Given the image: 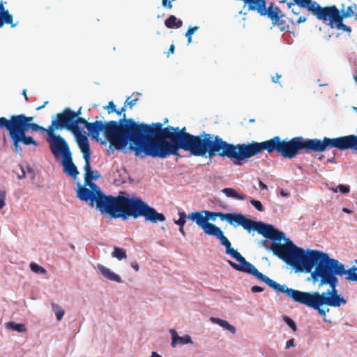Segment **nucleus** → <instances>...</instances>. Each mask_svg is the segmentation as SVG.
Instances as JSON below:
<instances>
[{"mask_svg": "<svg viewBox=\"0 0 357 357\" xmlns=\"http://www.w3.org/2000/svg\"><path fill=\"white\" fill-rule=\"evenodd\" d=\"M265 243H266V241H261V244H263V245H264V244H265Z\"/></svg>", "mask_w": 357, "mask_h": 357, "instance_id": "obj_55", "label": "nucleus"}, {"mask_svg": "<svg viewBox=\"0 0 357 357\" xmlns=\"http://www.w3.org/2000/svg\"><path fill=\"white\" fill-rule=\"evenodd\" d=\"M259 185L261 190H267L268 189L267 185L265 183H264L261 180L259 181Z\"/></svg>", "mask_w": 357, "mask_h": 357, "instance_id": "obj_42", "label": "nucleus"}, {"mask_svg": "<svg viewBox=\"0 0 357 357\" xmlns=\"http://www.w3.org/2000/svg\"><path fill=\"white\" fill-rule=\"evenodd\" d=\"M174 49H175L174 45L172 44L169 48L168 52H167V56H169L170 54H173L174 52Z\"/></svg>", "mask_w": 357, "mask_h": 357, "instance_id": "obj_40", "label": "nucleus"}, {"mask_svg": "<svg viewBox=\"0 0 357 357\" xmlns=\"http://www.w3.org/2000/svg\"><path fill=\"white\" fill-rule=\"evenodd\" d=\"M112 256L116 258L118 260H122L123 259H126L127 257L126 250L119 247H114V251L112 253Z\"/></svg>", "mask_w": 357, "mask_h": 357, "instance_id": "obj_23", "label": "nucleus"}, {"mask_svg": "<svg viewBox=\"0 0 357 357\" xmlns=\"http://www.w3.org/2000/svg\"><path fill=\"white\" fill-rule=\"evenodd\" d=\"M188 218L200 227L206 234L215 237L220 241L221 245L228 239L219 227L206 221V214H204V211L189 213Z\"/></svg>", "mask_w": 357, "mask_h": 357, "instance_id": "obj_11", "label": "nucleus"}, {"mask_svg": "<svg viewBox=\"0 0 357 357\" xmlns=\"http://www.w3.org/2000/svg\"><path fill=\"white\" fill-rule=\"evenodd\" d=\"M250 203L257 211H264V208L260 201L252 199Z\"/></svg>", "mask_w": 357, "mask_h": 357, "instance_id": "obj_32", "label": "nucleus"}, {"mask_svg": "<svg viewBox=\"0 0 357 357\" xmlns=\"http://www.w3.org/2000/svg\"><path fill=\"white\" fill-rule=\"evenodd\" d=\"M273 3H271L269 7L266 9V15L271 19L273 25L282 26L285 23V21L282 19L284 15L278 6L273 7Z\"/></svg>", "mask_w": 357, "mask_h": 357, "instance_id": "obj_14", "label": "nucleus"}, {"mask_svg": "<svg viewBox=\"0 0 357 357\" xmlns=\"http://www.w3.org/2000/svg\"><path fill=\"white\" fill-rule=\"evenodd\" d=\"M183 227L184 226H179V231L181 233V234L185 236V232L184 231V229H183Z\"/></svg>", "mask_w": 357, "mask_h": 357, "instance_id": "obj_46", "label": "nucleus"}, {"mask_svg": "<svg viewBox=\"0 0 357 357\" xmlns=\"http://www.w3.org/2000/svg\"><path fill=\"white\" fill-rule=\"evenodd\" d=\"M178 215V220H174V223L178 226H184L186 222V218H188V215H186L184 211H179Z\"/></svg>", "mask_w": 357, "mask_h": 357, "instance_id": "obj_27", "label": "nucleus"}, {"mask_svg": "<svg viewBox=\"0 0 357 357\" xmlns=\"http://www.w3.org/2000/svg\"><path fill=\"white\" fill-rule=\"evenodd\" d=\"M165 24L167 28L174 27L179 28L182 26L183 22L180 20H177L174 15H170L165 22Z\"/></svg>", "mask_w": 357, "mask_h": 357, "instance_id": "obj_21", "label": "nucleus"}, {"mask_svg": "<svg viewBox=\"0 0 357 357\" xmlns=\"http://www.w3.org/2000/svg\"><path fill=\"white\" fill-rule=\"evenodd\" d=\"M251 291L253 293L262 292L264 291V288H262L259 286H252L251 287Z\"/></svg>", "mask_w": 357, "mask_h": 357, "instance_id": "obj_36", "label": "nucleus"}, {"mask_svg": "<svg viewBox=\"0 0 357 357\" xmlns=\"http://www.w3.org/2000/svg\"><path fill=\"white\" fill-rule=\"evenodd\" d=\"M6 193L4 190L0 191V209L3 208L6 205Z\"/></svg>", "mask_w": 357, "mask_h": 357, "instance_id": "obj_34", "label": "nucleus"}, {"mask_svg": "<svg viewBox=\"0 0 357 357\" xmlns=\"http://www.w3.org/2000/svg\"><path fill=\"white\" fill-rule=\"evenodd\" d=\"M2 138H3V146H5L6 144V142H7V137H6L5 134L3 135Z\"/></svg>", "mask_w": 357, "mask_h": 357, "instance_id": "obj_47", "label": "nucleus"}, {"mask_svg": "<svg viewBox=\"0 0 357 357\" xmlns=\"http://www.w3.org/2000/svg\"><path fill=\"white\" fill-rule=\"evenodd\" d=\"M198 29V26L189 27L187 32L185 33V36L188 38V43H190L192 41V35Z\"/></svg>", "mask_w": 357, "mask_h": 357, "instance_id": "obj_31", "label": "nucleus"}, {"mask_svg": "<svg viewBox=\"0 0 357 357\" xmlns=\"http://www.w3.org/2000/svg\"><path fill=\"white\" fill-rule=\"evenodd\" d=\"M130 266L136 271H138L139 269V264H138V263L136 261H132Z\"/></svg>", "mask_w": 357, "mask_h": 357, "instance_id": "obj_37", "label": "nucleus"}, {"mask_svg": "<svg viewBox=\"0 0 357 357\" xmlns=\"http://www.w3.org/2000/svg\"><path fill=\"white\" fill-rule=\"evenodd\" d=\"M291 10L292 12L295 14V15H298L299 13L298 11H297L296 10L294 9V6H292L291 8Z\"/></svg>", "mask_w": 357, "mask_h": 357, "instance_id": "obj_49", "label": "nucleus"}, {"mask_svg": "<svg viewBox=\"0 0 357 357\" xmlns=\"http://www.w3.org/2000/svg\"><path fill=\"white\" fill-rule=\"evenodd\" d=\"M126 105L116 110V114L121 118L115 122H121V131L114 135L117 144H110L116 150L121 151L128 144L129 149L133 151L137 157L165 158L170 155H178V151L183 149L189 151L195 156H200L203 144L204 132L199 135H193L186 132L184 127L179 129L167 126L162 128L161 123L152 125L138 123L134 119L126 118Z\"/></svg>", "mask_w": 357, "mask_h": 357, "instance_id": "obj_2", "label": "nucleus"}, {"mask_svg": "<svg viewBox=\"0 0 357 357\" xmlns=\"http://www.w3.org/2000/svg\"><path fill=\"white\" fill-rule=\"evenodd\" d=\"M342 211H343L344 213H348V214H351V213H352V211H351V210H350V209H349V208H342Z\"/></svg>", "mask_w": 357, "mask_h": 357, "instance_id": "obj_45", "label": "nucleus"}, {"mask_svg": "<svg viewBox=\"0 0 357 357\" xmlns=\"http://www.w3.org/2000/svg\"><path fill=\"white\" fill-rule=\"evenodd\" d=\"M63 128L71 131L75 135L77 139L78 137L82 135L80 128L77 126L73 117V110L70 108H65L62 112L58 113L56 115V119L52 120L51 125L47 128V133L50 138L48 141L50 146H55V144L59 139L66 142L61 136L56 135L54 133L55 130H61Z\"/></svg>", "mask_w": 357, "mask_h": 357, "instance_id": "obj_7", "label": "nucleus"}, {"mask_svg": "<svg viewBox=\"0 0 357 357\" xmlns=\"http://www.w3.org/2000/svg\"><path fill=\"white\" fill-rule=\"evenodd\" d=\"M93 190L85 186H79L77 197L85 202H89L91 207L96 208L102 214H107L112 218H122L123 220L132 217L137 219L144 217L146 221L153 224L164 222L166 218L154 208L138 197H126L121 195H106L97 184H92Z\"/></svg>", "mask_w": 357, "mask_h": 357, "instance_id": "obj_3", "label": "nucleus"}, {"mask_svg": "<svg viewBox=\"0 0 357 357\" xmlns=\"http://www.w3.org/2000/svg\"><path fill=\"white\" fill-rule=\"evenodd\" d=\"M29 267L31 271L37 274L45 275L47 273L45 268L35 262H31Z\"/></svg>", "mask_w": 357, "mask_h": 357, "instance_id": "obj_24", "label": "nucleus"}, {"mask_svg": "<svg viewBox=\"0 0 357 357\" xmlns=\"http://www.w3.org/2000/svg\"><path fill=\"white\" fill-rule=\"evenodd\" d=\"M22 94H23V96H24V97L25 100H28V97H27V95H26V89L23 90V91H22Z\"/></svg>", "mask_w": 357, "mask_h": 357, "instance_id": "obj_48", "label": "nucleus"}, {"mask_svg": "<svg viewBox=\"0 0 357 357\" xmlns=\"http://www.w3.org/2000/svg\"><path fill=\"white\" fill-rule=\"evenodd\" d=\"M78 145L81 149V151L83 153V158L85 161V165L84 166V170L85 173H86L87 178H89V174L91 172V167L90 164L91 160V150L90 146L89 143L88 138L86 135H81L78 137L77 139Z\"/></svg>", "mask_w": 357, "mask_h": 357, "instance_id": "obj_13", "label": "nucleus"}, {"mask_svg": "<svg viewBox=\"0 0 357 357\" xmlns=\"http://www.w3.org/2000/svg\"><path fill=\"white\" fill-rule=\"evenodd\" d=\"M285 0H280V3H284ZM316 1H313L312 0H294L292 3H288V8H291L292 6H295L296 4L300 8H306L309 12L312 10L314 5H315Z\"/></svg>", "mask_w": 357, "mask_h": 357, "instance_id": "obj_18", "label": "nucleus"}, {"mask_svg": "<svg viewBox=\"0 0 357 357\" xmlns=\"http://www.w3.org/2000/svg\"><path fill=\"white\" fill-rule=\"evenodd\" d=\"M222 245L225 248V253L231 256L239 263V264H237L231 260H228L227 262L231 267L236 271L250 274L259 280L266 283L276 292H281L287 295L289 288L287 285L280 284L259 272L252 264L246 261L245 257H243L240 252L231 247V243L229 239H227Z\"/></svg>", "mask_w": 357, "mask_h": 357, "instance_id": "obj_5", "label": "nucleus"}, {"mask_svg": "<svg viewBox=\"0 0 357 357\" xmlns=\"http://www.w3.org/2000/svg\"><path fill=\"white\" fill-rule=\"evenodd\" d=\"M105 143H106V142L105 140L101 142V144H105Z\"/></svg>", "mask_w": 357, "mask_h": 357, "instance_id": "obj_54", "label": "nucleus"}, {"mask_svg": "<svg viewBox=\"0 0 357 357\" xmlns=\"http://www.w3.org/2000/svg\"><path fill=\"white\" fill-rule=\"evenodd\" d=\"M239 226H241L249 233L252 231H256L258 234L274 241H280L282 239H284L285 244L287 243V238H285L284 234L275 229L272 225L266 224L260 221H255L242 215ZM288 239L294 244L289 238ZM280 244L282 245V243Z\"/></svg>", "mask_w": 357, "mask_h": 357, "instance_id": "obj_9", "label": "nucleus"}, {"mask_svg": "<svg viewBox=\"0 0 357 357\" xmlns=\"http://www.w3.org/2000/svg\"><path fill=\"white\" fill-rule=\"evenodd\" d=\"M169 332L172 335L171 345L172 347H175L178 344H187L192 342L191 337L188 335L181 337L174 329H170Z\"/></svg>", "mask_w": 357, "mask_h": 357, "instance_id": "obj_16", "label": "nucleus"}, {"mask_svg": "<svg viewBox=\"0 0 357 357\" xmlns=\"http://www.w3.org/2000/svg\"><path fill=\"white\" fill-rule=\"evenodd\" d=\"M52 308L54 312L55 313L56 319L58 321L61 320L65 313L64 310L59 305L55 303L52 304Z\"/></svg>", "mask_w": 357, "mask_h": 357, "instance_id": "obj_25", "label": "nucleus"}, {"mask_svg": "<svg viewBox=\"0 0 357 357\" xmlns=\"http://www.w3.org/2000/svg\"><path fill=\"white\" fill-rule=\"evenodd\" d=\"M167 0H162V6H167Z\"/></svg>", "mask_w": 357, "mask_h": 357, "instance_id": "obj_51", "label": "nucleus"}, {"mask_svg": "<svg viewBox=\"0 0 357 357\" xmlns=\"http://www.w3.org/2000/svg\"><path fill=\"white\" fill-rule=\"evenodd\" d=\"M294 340L292 338V339H290L289 340L287 343H286V348L288 349L291 347H294Z\"/></svg>", "mask_w": 357, "mask_h": 357, "instance_id": "obj_38", "label": "nucleus"}, {"mask_svg": "<svg viewBox=\"0 0 357 357\" xmlns=\"http://www.w3.org/2000/svg\"><path fill=\"white\" fill-rule=\"evenodd\" d=\"M97 269L105 278L118 283L122 282L121 277L102 264L97 265Z\"/></svg>", "mask_w": 357, "mask_h": 357, "instance_id": "obj_15", "label": "nucleus"}, {"mask_svg": "<svg viewBox=\"0 0 357 357\" xmlns=\"http://www.w3.org/2000/svg\"><path fill=\"white\" fill-rule=\"evenodd\" d=\"M50 149L55 158L62 156L61 165L63 167V172L68 176L75 178L79 172L73 162L72 153L68 143L59 139L55 146H50Z\"/></svg>", "mask_w": 357, "mask_h": 357, "instance_id": "obj_10", "label": "nucleus"}, {"mask_svg": "<svg viewBox=\"0 0 357 357\" xmlns=\"http://www.w3.org/2000/svg\"><path fill=\"white\" fill-rule=\"evenodd\" d=\"M4 24H10L12 27L16 26L13 23V15L8 10L5 9L3 3L0 2V27L3 26Z\"/></svg>", "mask_w": 357, "mask_h": 357, "instance_id": "obj_17", "label": "nucleus"}, {"mask_svg": "<svg viewBox=\"0 0 357 357\" xmlns=\"http://www.w3.org/2000/svg\"><path fill=\"white\" fill-rule=\"evenodd\" d=\"M93 172L91 170V172L89 174V178H87L86 173L84 174V185H88L90 188V190H93V186L92 184H96L95 183L92 182V180L94 178L93 177Z\"/></svg>", "mask_w": 357, "mask_h": 357, "instance_id": "obj_26", "label": "nucleus"}, {"mask_svg": "<svg viewBox=\"0 0 357 357\" xmlns=\"http://www.w3.org/2000/svg\"><path fill=\"white\" fill-rule=\"evenodd\" d=\"M354 79L357 82V75L354 76Z\"/></svg>", "mask_w": 357, "mask_h": 357, "instance_id": "obj_53", "label": "nucleus"}, {"mask_svg": "<svg viewBox=\"0 0 357 357\" xmlns=\"http://www.w3.org/2000/svg\"><path fill=\"white\" fill-rule=\"evenodd\" d=\"M210 320L213 324H218L220 326L224 328L226 330H228L233 334L236 333V328L234 326L229 324V322L227 321L226 320H223L215 317H211Z\"/></svg>", "mask_w": 357, "mask_h": 357, "instance_id": "obj_19", "label": "nucleus"}, {"mask_svg": "<svg viewBox=\"0 0 357 357\" xmlns=\"http://www.w3.org/2000/svg\"><path fill=\"white\" fill-rule=\"evenodd\" d=\"M167 6H168L169 8H171L172 7V3L170 1L168 3Z\"/></svg>", "mask_w": 357, "mask_h": 357, "instance_id": "obj_52", "label": "nucleus"}, {"mask_svg": "<svg viewBox=\"0 0 357 357\" xmlns=\"http://www.w3.org/2000/svg\"><path fill=\"white\" fill-rule=\"evenodd\" d=\"M310 13L319 20L329 21L328 25L332 29L335 27L342 31L351 32V27L342 23L344 18L340 17V10L335 6L321 7L316 2Z\"/></svg>", "mask_w": 357, "mask_h": 357, "instance_id": "obj_8", "label": "nucleus"}, {"mask_svg": "<svg viewBox=\"0 0 357 357\" xmlns=\"http://www.w3.org/2000/svg\"><path fill=\"white\" fill-rule=\"evenodd\" d=\"M204 214H206L207 222H208V220L214 221L216 218H219L222 221L226 220L229 225L234 227L239 226L243 215L238 213H224L222 212H213L209 211H204Z\"/></svg>", "mask_w": 357, "mask_h": 357, "instance_id": "obj_12", "label": "nucleus"}, {"mask_svg": "<svg viewBox=\"0 0 357 357\" xmlns=\"http://www.w3.org/2000/svg\"><path fill=\"white\" fill-rule=\"evenodd\" d=\"M280 195H281V196L284 197H288L290 195L289 192H287L286 190H284L283 189H282L280 190Z\"/></svg>", "mask_w": 357, "mask_h": 357, "instance_id": "obj_43", "label": "nucleus"}, {"mask_svg": "<svg viewBox=\"0 0 357 357\" xmlns=\"http://www.w3.org/2000/svg\"><path fill=\"white\" fill-rule=\"evenodd\" d=\"M269 249L296 271L311 273L313 282H318L319 287L328 285L330 287L321 294L288 288L287 296L294 302L317 310L319 314L324 317L329 312V309L325 310L322 307L324 305L336 307L347 303V300L337 294V276L345 275L346 281L357 282V268L355 266L347 270L342 263L329 257L328 254L312 250L305 252L289 239H287L286 245L273 242Z\"/></svg>", "mask_w": 357, "mask_h": 357, "instance_id": "obj_1", "label": "nucleus"}, {"mask_svg": "<svg viewBox=\"0 0 357 357\" xmlns=\"http://www.w3.org/2000/svg\"><path fill=\"white\" fill-rule=\"evenodd\" d=\"M306 21V17H303V16H300L297 20L296 21V24H301L302 22H304Z\"/></svg>", "mask_w": 357, "mask_h": 357, "instance_id": "obj_41", "label": "nucleus"}, {"mask_svg": "<svg viewBox=\"0 0 357 357\" xmlns=\"http://www.w3.org/2000/svg\"><path fill=\"white\" fill-rule=\"evenodd\" d=\"M47 103H48V101H45V102H44V104H43V105L38 106V107H36V109L37 111H39V110L42 109L43 108H44V107H45V105H46Z\"/></svg>", "mask_w": 357, "mask_h": 357, "instance_id": "obj_44", "label": "nucleus"}, {"mask_svg": "<svg viewBox=\"0 0 357 357\" xmlns=\"http://www.w3.org/2000/svg\"><path fill=\"white\" fill-rule=\"evenodd\" d=\"M283 320L294 331H296V325L293 319H291L287 316H284L283 317Z\"/></svg>", "mask_w": 357, "mask_h": 357, "instance_id": "obj_30", "label": "nucleus"}, {"mask_svg": "<svg viewBox=\"0 0 357 357\" xmlns=\"http://www.w3.org/2000/svg\"><path fill=\"white\" fill-rule=\"evenodd\" d=\"M33 116H26L23 114L11 115L8 119L0 117V130L8 131V135L13 143L12 150L20 155L22 153L21 144L33 145L36 147L38 145L33 137L26 135L29 130L47 132V128L33 123Z\"/></svg>", "mask_w": 357, "mask_h": 357, "instance_id": "obj_4", "label": "nucleus"}, {"mask_svg": "<svg viewBox=\"0 0 357 357\" xmlns=\"http://www.w3.org/2000/svg\"><path fill=\"white\" fill-rule=\"evenodd\" d=\"M137 100H138V98H135V99L130 100V98L128 97L126 99L125 104L126 106L128 105L131 108L136 104Z\"/></svg>", "mask_w": 357, "mask_h": 357, "instance_id": "obj_35", "label": "nucleus"}, {"mask_svg": "<svg viewBox=\"0 0 357 357\" xmlns=\"http://www.w3.org/2000/svg\"><path fill=\"white\" fill-rule=\"evenodd\" d=\"M222 192L228 197H231L238 200H245L247 196L244 194L238 193L234 189L226 188L222 190Z\"/></svg>", "mask_w": 357, "mask_h": 357, "instance_id": "obj_20", "label": "nucleus"}, {"mask_svg": "<svg viewBox=\"0 0 357 357\" xmlns=\"http://www.w3.org/2000/svg\"><path fill=\"white\" fill-rule=\"evenodd\" d=\"M151 357H161V356H160V355H159V354H157V353H155V352H153V353H152V355H151Z\"/></svg>", "mask_w": 357, "mask_h": 357, "instance_id": "obj_50", "label": "nucleus"}, {"mask_svg": "<svg viewBox=\"0 0 357 357\" xmlns=\"http://www.w3.org/2000/svg\"><path fill=\"white\" fill-rule=\"evenodd\" d=\"M104 109L107 111L108 114L116 112V105L113 101H109L108 105L104 107Z\"/></svg>", "mask_w": 357, "mask_h": 357, "instance_id": "obj_33", "label": "nucleus"}, {"mask_svg": "<svg viewBox=\"0 0 357 357\" xmlns=\"http://www.w3.org/2000/svg\"><path fill=\"white\" fill-rule=\"evenodd\" d=\"M82 107H80L76 112L73 111V117L77 124H82L84 128L88 130L89 136L97 142L101 141L100 134L103 132L104 136L112 144H117L116 138L115 137L118 131L123 130L124 127L121 125V122H115L114 121H109L103 122L102 121H96L95 122H88L86 119L80 116L82 114Z\"/></svg>", "mask_w": 357, "mask_h": 357, "instance_id": "obj_6", "label": "nucleus"}, {"mask_svg": "<svg viewBox=\"0 0 357 357\" xmlns=\"http://www.w3.org/2000/svg\"><path fill=\"white\" fill-rule=\"evenodd\" d=\"M337 190H339L340 192H341L342 194H347L349 192L350 188L348 185H338L336 188H333V190L335 192H337Z\"/></svg>", "mask_w": 357, "mask_h": 357, "instance_id": "obj_29", "label": "nucleus"}, {"mask_svg": "<svg viewBox=\"0 0 357 357\" xmlns=\"http://www.w3.org/2000/svg\"><path fill=\"white\" fill-rule=\"evenodd\" d=\"M7 328L20 333H24L26 331V326L24 324H16L13 321L8 322L7 324Z\"/></svg>", "mask_w": 357, "mask_h": 357, "instance_id": "obj_22", "label": "nucleus"}, {"mask_svg": "<svg viewBox=\"0 0 357 357\" xmlns=\"http://www.w3.org/2000/svg\"><path fill=\"white\" fill-rule=\"evenodd\" d=\"M281 77V75H279L278 73H276L275 76H273L271 77V80L274 83H278V80Z\"/></svg>", "mask_w": 357, "mask_h": 357, "instance_id": "obj_39", "label": "nucleus"}, {"mask_svg": "<svg viewBox=\"0 0 357 357\" xmlns=\"http://www.w3.org/2000/svg\"><path fill=\"white\" fill-rule=\"evenodd\" d=\"M354 15V10L352 6H348L346 10H342V13L340 12V17L342 18L350 17Z\"/></svg>", "mask_w": 357, "mask_h": 357, "instance_id": "obj_28", "label": "nucleus"}]
</instances>
